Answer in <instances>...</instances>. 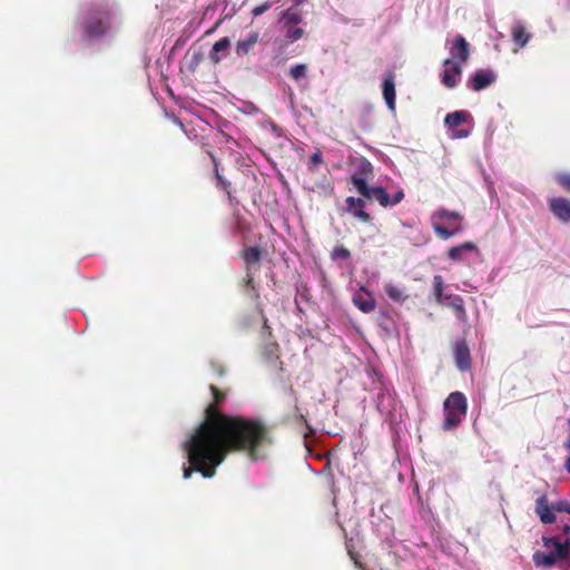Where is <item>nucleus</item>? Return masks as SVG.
<instances>
[{
    "label": "nucleus",
    "instance_id": "7c9ffc66",
    "mask_svg": "<svg viewBox=\"0 0 570 570\" xmlns=\"http://www.w3.org/2000/svg\"><path fill=\"white\" fill-rule=\"evenodd\" d=\"M331 258L333 261H338V259L346 261V259L351 258V252L345 246L337 245L331 252Z\"/></svg>",
    "mask_w": 570,
    "mask_h": 570
},
{
    "label": "nucleus",
    "instance_id": "c03bdc74",
    "mask_svg": "<svg viewBox=\"0 0 570 570\" xmlns=\"http://www.w3.org/2000/svg\"><path fill=\"white\" fill-rule=\"evenodd\" d=\"M210 365L219 377H222L225 374V368L223 365L215 363V362H212Z\"/></svg>",
    "mask_w": 570,
    "mask_h": 570
},
{
    "label": "nucleus",
    "instance_id": "b1692460",
    "mask_svg": "<svg viewBox=\"0 0 570 570\" xmlns=\"http://www.w3.org/2000/svg\"><path fill=\"white\" fill-rule=\"evenodd\" d=\"M512 38L514 43L519 48H522L528 43L530 35L527 32L525 28L522 24H517L512 29Z\"/></svg>",
    "mask_w": 570,
    "mask_h": 570
},
{
    "label": "nucleus",
    "instance_id": "f3484780",
    "mask_svg": "<svg viewBox=\"0 0 570 570\" xmlns=\"http://www.w3.org/2000/svg\"><path fill=\"white\" fill-rule=\"evenodd\" d=\"M535 513L540 518V521L544 524H550L556 521L552 505L549 504L547 495H541L535 501Z\"/></svg>",
    "mask_w": 570,
    "mask_h": 570
},
{
    "label": "nucleus",
    "instance_id": "49530a36",
    "mask_svg": "<svg viewBox=\"0 0 570 570\" xmlns=\"http://www.w3.org/2000/svg\"><path fill=\"white\" fill-rule=\"evenodd\" d=\"M287 23H298L301 18L296 13H291L285 17Z\"/></svg>",
    "mask_w": 570,
    "mask_h": 570
},
{
    "label": "nucleus",
    "instance_id": "a18cd8bd",
    "mask_svg": "<svg viewBox=\"0 0 570 570\" xmlns=\"http://www.w3.org/2000/svg\"><path fill=\"white\" fill-rule=\"evenodd\" d=\"M460 247L462 248L463 252L478 249L476 245L472 242H465V243L461 244Z\"/></svg>",
    "mask_w": 570,
    "mask_h": 570
},
{
    "label": "nucleus",
    "instance_id": "ea45409f",
    "mask_svg": "<svg viewBox=\"0 0 570 570\" xmlns=\"http://www.w3.org/2000/svg\"><path fill=\"white\" fill-rule=\"evenodd\" d=\"M463 250L460 245L451 247L448 250V257L452 261H460L462 258Z\"/></svg>",
    "mask_w": 570,
    "mask_h": 570
},
{
    "label": "nucleus",
    "instance_id": "0eeeda50",
    "mask_svg": "<svg viewBox=\"0 0 570 570\" xmlns=\"http://www.w3.org/2000/svg\"><path fill=\"white\" fill-rule=\"evenodd\" d=\"M444 70L441 81L446 88H454L462 75V66L459 61L453 59H445L443 61Z\"/></svg>",
    "mask_w": 570,
    "mask_h": 570
},
{
    "label": "nucleus",
    "instance_id": "a211bd4d",
    "mask_svg": "<svg viewBox=\"0 0 570 570\" xmlns=\"http://www.w3.org/2000/svg\"><path fill=\"white\" fill-rule=\"evenodd\" d=\"M230 47V40L228 37H224L216 41L208 53V59L213 65H218L228 55Z\"/></svg>",
    "mask_w": 570,
    "mask_h": 570
},
{
    "label": "nucleus",
    "instance_id": "f257e3e1",
    "mask_svg": "<svg viewBox=\"0 0 570 570\" xmlns=\"http://www.w3.org/2000/svg\"><path fill=\"white\" fill-rule=\"evenodd\" d=\"M213 402L205 409V417L193 433V459H207L213 463L224 462L229 453L245 452L257 459V450L272 443L267 426L259 420L242 415H227L219 406L227 394L210 384Z\"/></svg>",
    "mask_w": 570,
    "mask_h": 570
},
{
    "label": "nucleus",
    "instance_id": "5701e85b",
    "mask_svg": "<svg viewBox=\"0 0 570 570\" xmlns=\"http://www.w3.org/2000/svg\"><path fill=\"white\" fill-rule=\"evenodd\" d=\"M366 294V297L361 294H355L353 297V303L363 313H371L375 309L376 302L370 293Z\"/></svg>",
    "mask_w": 570,
    "mask_h": 570
},
{
    "label": "nucleus",
    "instance_id": "39448f33",
    "mask_svg": "<svg viewBox=\"0 0 570 570\" xmlns=\"http://www.w3.org/2000/svg\"><path fill=\"white\" fill-rule=\"evenodd\" d=\"M184 450L187 453L188 463L189 466L184 468V479H189L194 471L199 472L203 474L204 478H213L216 473V469L223 463H213L207 459L200 458L199 460L195 461L193 459V434L190 438L185 442Z\"/></svg>",
    "mask_w": 570,
    "mask_h": 570
},
{
    "label": "nucleus",
    "instance_id": "79ce46f5",
    "mask_svg": "<svg viewBox=\"0 0 570 570\" xmlns=\"http://www.w3.org/2000/svg\"><path fill=\"white\" fill-rule=\"evenodd\" d=\"M271 8V3L266 2L262 6H258L252 10V13L254 17L263 14L265 11H267Z\"/></svg>",
    "mask_w": 570,
    "mask_h": 570
},
{
    "label": "nucleus",
    "instance_id": "1a4fd4ad",
    "mask_svg": "<svg viewBox=\"0 0 570 570\" xmlns=\"http://www.w3.org/2000/svg\"><path fill=\"white\" fill-rule=\"evenodd\" d=\"M358 194L368 200H377L383 207L391 206V197L383 187H368L367 184L357 181Z\"/></svg>",
    "mask_w": 570,
    "mask_h": 570
},
{
    "label": "nucleus",
    "instance_id": "f8f14e48",
    "mask_svg": "<svg viewBox=\"0 0 570 570\" xmlns=\"http://www.w3.org/2000/svg\"><path fill=\"white\" fill-rule=\"evenodd\" d=\"M291 392L294 395L293 413L287 414L285 416L284 421L286 423L303 424L307 430V432L304 433V439H307L314 433V430L311 426V424L308 423L306 416L302 413V411L297 404L298 400H297L296 393L293 390H291Z\"/></svg>",
    "mask_w": 570,
    "mask_h": 570
},
{
    "label": "nucleus",
    "instance_id": "c9c22d12",
    "mask_svg": "<svg viewBox=\"0 0 570 570\" xmlns=\"http://www.w3.org/2000/svg\"><path fill=\"white\" fill-rule=\"evenodd\" d=\"M304 35V30L302 28H288L286 32V39L289 42H295L299 40Z\"/></svg>",
    "mask_w": 570,
    "mask_h": 570
},
{
    "label": "nucleus",
    "instance_id": "e433bc0d",
    "mask_svg": "<svg viewBox=\"0 0 570 570\" xmlns=\"http://www.w3.org/2000/svg\"><path fill=\"white\" fill-rule=\"evenodd\" d=\"M240 284L244 292H247V288H250V286L255 285L254 271H245V276L243 277Z\"/></svg>",
    "mask_w": 570,
    "mask_h": 570
},
{
    "label": "nucleus",
    "instance_id": "09e8293b",
    "mask_svg": "<svg viewBox=\"0 0 570 570\" xmlns=\"http://www.w3.org/2000/svg\"><path fill=\"white\" fill-rule=\"evenodd\" d=\"M564 468H566L567 472L570 473V456L566 460Z\"/></svg>",
    "mask_w": 570,
    "mask_h": 570
},
{
    "label": "nucleus",
    "instance_id": "4c0bfd02",
    "mask_svg": "<svg viewBox=\"0 0 570 570\" xmlns=\"http://www.w3.org/2000/svg\"><path fill=\"white\" fill-rule=\"evenodd\" d=\"M552 509L557 512H567L570 514V501L560 500L552 504Z\"/></svg>",
    "mask_w": 570,
    "mask_h": 570
},
{
    "label": "nucleus",
    "instance_id": "4468645a",
    "mask_svg": "<svg viewBox=\"0 0 570 570\" xmlns=\"http://www.w3.org/2000/svg\"><path fill=\"white\" fill-rule=\"evenodd\" d=\"M382 94L383 98L386 102L387 108L391 111H395V98H396V91H395V75L392 71H389L382 83Z\"/></svg>",
    "mask_w": 570,
    "mask_h": 570
},
{
    "label": "nucleus",
    "instance_id": "ddd939ff",
    "mask_svg": "<svg viewBox=\"0 0 570 570\" xmlns=\"http://www.w3.org/2000/svg\"><path fill=\"white\" fill-rule=\"evenodd\" d=\"M549 208L559 220L570 222V199L564 197L551 198L549 199Z\"/></svg>",
    "mask_w": 570,
    "mask_h": 570
},
{
    "label": "nucleus",
    "instance_id": "9d476101",
    "mask_svg": "<svg viewBox=\"0 0 570 570\" xmlns=\"http://www.w3.org/2000/svg\"><path fill=\"white\" fill-rule=\"evenodd\" d=\"M454 361L460 371L471 368V354L465 340H458L454 344Z\"/></svg>",
    "mask_w": 570,
    "mask_h": 570
},
{
    "label": "nucleus",
    "instance_id": "f704fd0d",
    "mask_svg": "<svg viewBox=\"0 0 570 570\" xmlns=\"http://www.w3.org/2000/svg\"><path fill=\"white\" fill-rule=\"evenodd\" d=\"M264 355L266 356L267 361H275L278 358V344L277 343H271L267 344L264 351Z\"/></svg>",
    "mask_w": 570,
    "mask_h": 570
},
{
    "label": "nucleus",
    "instance_id": "37998d69",
    "mask_svg": "<svg viewBox=\"0 0 570 570\" xmlns=\"http://www.w3.org/2000/svg\"><path fill=\"white\" fill-rule=\"evenodd\" d=\"M404 198V193L402 190H399L397 193H395L393 195V197L391 198V205H396L399 204L400 202H402V199Z\"/></svg>",
    "mask_w": 570,
    "mask_h": 570
},
{
    "label": "nucleus",
    "instance_id": "2eb2a0df",
    "mask_svg": "<svg viewBox=\"0 0 570 570\" xmlns=\"http://www.w3.org/2000/svg\"><path fill=\"white\" fill-rule=\"evenodd\" d=\"M373 177V166L366 158H361L357 161L356 170L351 176V181L358 191L357 181H362L363 184H367V179Z\"/></svg>",
    "mask_w": 570,
    "mask_h": 570
},
{
    "label": "nucleus",
    "instance_id": "f03ea898",
    "mask_svg": "<svg viewBox=\"0 0 570 570\" xmlns=\"http://www.w3.org/2000/svg\"><path fill=\"white\" fill-rule=\"evenodd\" d=\"M468 412V401L462 392L455 391L449 394L443 402L444 420L442 429L452 431L460 426Z\"/></svg>",
    "mask_w": 570,
    "mask_h": 570
},
{
    "label": "nucleus",
    "instance_id": "7ed1b4c3",
    "mask_svg": "<svg viewBox=\"0 0 570 570\" xmlns=\"http://www.w3.org/2000/svg\"><path fill=\"white\" fill-rule=\"evenodd\" d=\"M431 219L433 230L443 239H449L463 229V216L459 212L439 208L432 214Z\"/></svg>",
    "mask_w": 570,
    "mask_h": 570
},
{
    "label": "nucleus",
    "instance_id": "8fccbe9b",
    "mask_svg": "<svg viewBox=\"0 0 570 570\" xmlns=\"http://www.w3.org/2000/svg\"><path fill=\"white\" fill-rule=\"evenodd\" d=\"M569 531H570V527H569V525H564V528H563V532H564L566 534H568V533H569Z\"/></svg>",
    "mask_w": 570,
    "mask_h": 570
},
{
    "label": "nucleus",
    "instance_id": "6ab92c4d",
    "mask_svg": "<svg viewBox=\"0 0 570 570\" xmlns=\"http://www.w3.org/2000/svg\"><path fill=\"white\" fill-rule=\"evenodd\" d=\"M442 305H446V306L451 307L454 311V314L460 322L465 323L468 321L464 301L460 295H455V294L445 295V299Z\"/></svg>",
    "mask_w": 570,
    "mask_h": 570
},
{
    "label": "nucleus",
    "instance_id": "a19ab883",
    "mask_svg": "<svg viewBox=\"0 0 570 570\" xmlns=\"http://www.w3.org/2000/svg\"><path fill=\"white\" fill-rule=\"evenodd\" d=\"M247 297H249L256 304L259 303V293L255 285L247 288V292H244Z\"/></svg>",
    "mask_w": 570,
    "mask_h": 570
},
{
    "label": "nucleus",
    "instance_id": "c85d7f7f",
    "mask_svg": "<svg viewBox=\"0 0 570 570\" xmlns=\"http://www.w3.org/2000/svg\"><path fill=\"white\" fill-rule=\"evenodd\" d=\"M308 67L306 63H298L289 69V76L293 80L299 81L307 77Z\"/></svg>",
    "mask_w": 570,
    "mask_h": 570
},
{
    "label": "nucleus",
    "instance_id": "bb28decb",
    "mask_svg": "<svg viewBox=\"0 0 570 570\" xmlns=\"http://www.w3.org/2000/svg\"><path fill=\"white\" fill-rule=\"evenodd\" d=\"M445 288L444 279L441 275H435L433 277V293L435 297V302L438 304H443L445 299V295H443V291Z\"/></svg>",
    "mask_w": 570,
    "mask_h": 570
},
{
    "label": "nucleus",
    "instance_id": "2f4dec72",
    "mask_svg": "<svg viewBox=\"0 0 570 570\" xmlns=\"http://www.w3.org/2000/svg\"><path fill=\"white\" fill-rule=\"evenodd\" d=\"M323 164V154L321 150L315 151L308 160L307 167L311 171H316L317 166Z\"/></svg>",
    "mask_w": 570,
    "mask_h": 570
},
{
    "label": "nucleus",
    "instance_id": "473e14b6",
    "mask_svg": "<svg viewBox=\"0 0 570 570\" xmlns=\"http://www.w3.org/2000/svg\"><path fill=\"white\" fill-rule=\"evenodd\" d=\"M554 179L564 191L570 194V174L559 173L556 175Z\"/></svg>",
    "mask_w": 570,
    "mask_h": 570
},
{
    "label": "nucleus",
    "instance_id": "9b49d317",
    "mask_svg": "<svg viewBox=\"0 0 570 570\" xmlns=\"http://www.w3.org/2000/svg\"><path fill=\"white\" fill-rule=\"evenodd\" d=\"M450 59H458L460 63H465L470 57V45L461 35H456L450 47Z\"/></svg>",
    "mask_w": 570,
    "mask_h": 570
},
{
    "label": "nucleus",
    "instance_id": "412c9836",
    "mask_svg": "<svg viewBox=\"0 0 570 570\" xmlns=\"http://www.w3.org/2000/svg\"><path fill=\"white\" fill-rule=\"evenodd\" d=\"M259 35L256 31H252L246 35L245 38L239 39L235 47V52L238 57H243L248 55L256 43L258 42Z\"/></svg>",
    "mask_w": 570,
    "mask_h": 570
},
{
    "label": "nucleus",
    "instance_id": "dca6fc26",
    "mask_svg": "<svg viewBox=\"0 0 570 570\" xmlns=\"http://www.w3.org/2000/svg\"><path fill=\"white\" fill-rule=\"evenodd\" d=\"M263 250L258 246H249L245 247L240 257L245 263V271H254L256 272L259 267V263L262 261Z\"/></svg>",
    "mask_w": 570,
    "mask_h": 570
},
{
    "label": "nucleus",
    "instance_id": "423d86ee",
    "mask_svg": "<svg viewBox=\"0 0 570 570\" xmlns=\"http://www.w3.org/2000/svg\"><path fill=\"white\" fill-rule=\"evenodd\" d=\"M497 80V73L491 69H479L468 80V88L473 91H481Z\"/></svg>",
    "mask_w": 570,
    "mask_h": 570
},
{
    "label": "nucleus",
    "instance_id": "cd10ccee",
    "mask_svg": "<svg viewBox=\"0 0 570 570\" xmlns=\"http://www.w3.org/2000/svg\"><path fill=\"white\" fill-rule=\"evenodd\" d=\"M385 293L392 301L399 303L405 302L409 297L402 288L393 284H387L385 286Z\"/></svg>",
    "mask_w": 570,
    "mask_h": 570
},
{
    "label": "nucleus",
    "instance_id": "4be33fe9",
    "mask_svg": "<svg viewBox=\"0 0 570 570\" xmlns=\"http://www.w3.org/2000/svg\"><path fill=\"white\" fill-rule=\"evenodd\" d=\"M212 158L214 160V167H215L216 186L225 191V194L227 195V198H228V203L230 205H233L234 200H235V197L232 194V184H230V181L225 179V177L219 173V170H218V163L215 159V157L212 156Z\"/></svg>",
    "mask_w": 570,
    "mask_h": 570
},
{
    "label": "nucleus",
    "instance_id": "c756f323",
    "mask_svg": "<svg viewBox=\"0 0 570 570\" xmlns=\"http://www.w3.org/2000/svg\"><path fill=\"white\" fill-rule=\"evenodd\" d=\"M345 210L347 213H353L355 210H357L358 208L360 209H364L366 203L363 198H356V197H353V196H350L345 199Z\"/></svg>",
    "mask_w": 570,
    "mask_h": 570
},
{
    "label": "nucleus",
    "instance_id": "a878e982",
    "mask_svg": "<svg viewBox=\"0 0 570 570\" xmlns=\"http://www.w3.org/2000/svg\"><path fill=\"white\" fill-rule=\"evenodd\" d=\"M533 561H534L535 566H538V567L542 566V567L549 568V567L554 566L558 560L554 558L552 552L543 553V552L538 551L533 554Z\"/></svg>",
    "mask_w": 570,
    "mask_h": 570
},
{
    "label": "nucleus",
    "instance_id": "aec40b11",
    "mask_svg": "<svg viewBox=\"0 0 570 570\" xmlns=\"http://www.w3.org/2000/svg\"><path fill=\"white\" fill-rule=\"evenodd\" d=\"M544 546L547 548H553L552 554L557 560H564L569 554L570 538H568L564 543H562L560 539L556 537L549 538L546 539Z\"/></svg>",
    "mask_w": 570,
    "mask_h": 570
},
{
    "label": "nucleus",
    "instance_id": "72a5a7b5",
    "mask_svg": "<svg viewBox=\"0 0 570 570\" xmlns=\"http://www.w3.org/2000/svg\"><path fill=\"white\" fill-rule=\"evenodd\" d=\"M346 550H347V554L351 558V560L353 561L354 566L356 568H358L360 570H365V566L361 562L360 556L357 552L354 551L353 546L350 543H346Z\"/></svg>",
    "mask_w": 570,
    "mask_h": 570
},
{
    "label": "nucleus",
    "instance_id": "6e6552de",
    "mask_svg": "<svg viewBox=\"0 0 570 570\" xmlns=\"http://www.w3.org/2000/svg\"><path fill=\"white\" fill-rule=\"evenodd\" d=\"M470 117V114L465 110H458L451 114H448L444 124L448 126L450 130H452V138H465L469 135V131L465 129L455 130L460 125L466 121Z\"/></svg>",
    "mask_w": 570,
    "mask_h": 570
},
{
    "label": "nucleus",
    "instance_id": "58836bf2",
    "mask_svg": "<svg viewBox=\"0 0 570 570\" xmlns=\"http://www.w3.org/2000/svg\"><path fill=\"white\" fill-rule=\"evenodd\" d=\"M355 218L360 219L361 222L365 223V224H370L372 222V217L371 215L365 212L364 209H357L353 213H351Z\"/></svg>",
    "mask_w": 570,
    "mask_h": 570
},
{
    "label": "nucleus",
    "instance_id": "de8ad7c7",
    "mask_svg": "<svg viewBox=\"0 0 570 570\" xmlns=\"http://www.w3.org/2000/svg\"><path fill=\"white\" fill-rule=\"evenodd\" d=\"M568 430H569V434H568L566 441L563 442V446L570 452V419L568 420Z\"/></svg>",
    "mask_w": 570,
    "mask_h": 570
},
{
    "label": "nucleus",
    "instance_id": "393cba45",
    "mask_svg": "<svg viewBox=\"0 0 570 570\" xmlns=\"http://www.w3.org/2000/svg\"><path fill=\"white\" fill-rule=\"evenodd\" d=\"M204 58V53L200 50L187 52L186 59L189 72L195 73L199 65L203 62Z\"/></svg>",
    "mask_w": 570,
    "mask_h": 570
},
{
    "label": "nucleus",
    "instance_id": "20e7f679",
    "mask_svg": "<svg viewBox=\"0 0 570 570\" xmlns=\"http://www.w3.org/2000/svg\"><path fill=\"white\" fill-rule=\"evenodd\" d=\"M110 21L111 11L107 6L100 4L92 8L83 22L85 37L97 38L105 35Z\"/></svg>",
    "mask_w": 570,
    "mask_h": 570
}]
</instances>
